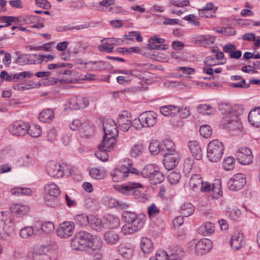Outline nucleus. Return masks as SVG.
Here are the masks:
<instances>
[{"mask_svg": "<svg viewBox=\"0 0 260 260\" xmlns=\"http://www.w3.org/2000/svg\"><path fill=\"white\" fill-rule=\"evenodd\" d=\"M219 109L222 114L225 116L223 118V124L230 129L234 130L239 128L241 123L239 116L242 113V109L239 106L232 107L227 103H221L219 106Z\"/></svg>", "mask_w": 260, "mask_h": 260, "instance_id": "1", "label": "nucleus"}, {"mask_svg": "<svg viewBox=\"0 0 260 260\" xmlns=\"http://www.w3.org/2000/svg\"><path fill=\"white\" fill-rule=\"evenodd\" d=\"M133 162L131 159L125 161V164L122 165L119 168H116L111 173L112 180L114 182L123 181L128 176L130 173L139 174V171L133 168Z\"/></svg>", "mask_w": 260, "mask_h": 260, "instance_id": "2", "label": "nucleus"}, {"mask_svg": "<svg viewBox=\"0 0 260 260\" xmlns=\"http://www.w3.org/2000/svg\"><path fill=\"white\" fill-rule=\"evenodd\" d=\"M224 146L218 140H213L209 142L207 149V157L209 161L218 162L223 154Z\"/></svg>", "mask_w": 260, "mask_h": 260, "instance_id": "3", "label": "nucleus"}, {"mask_svg": "<svg viewBox=\"0 0 260 260\" xmlns=\"http://www.w3.org/2000/svg\"><path fill=\"white\" fill-rule=\"evenodd\" d=\"M92 235L85 231L77 233L71 241V246L76 250H83L88 248Z\"/></svg>", "mask_w": 260, "mask_h": 260, "instance_id": "4", "label": "nucleus"}, {"mask_svg": "<svg viewBox=\"0 0 260 260\" xmlns=\"http://www.w3.org/2000/svg\"><path fill=\"white\" fill-rule=\"evenodd\" d=\"M142 176L148 178L152 184H159L165 179V176L159 170L158 168L154 165L146 166L141 172Z\"/></svg>", "mask_w": 260, "mask_h": 260, "instance_id": "5", "label": "nucleus"}, {"mask_svg": "<svg viewBox=\"0 0 260 260\" xmlns=\"http://www.w3.org/2000/svg\"><path fill=\"white\" fill-rule=\"evenodd\" d=\"M146 216L144 214L138 215L132 222L129 224H125L122 229L121 232L124 235L132 234L141 230L145 223Z\"/></svg>", "mask_w": 260, "mask_h": 260, "instance_id": "6", "label": "nucleus"}, {"mask_svg": "<svg viewBox=\"0 0 260 260\" xmlns=\"http://www.w3.org/2000/svg\"><path fill=\"white\" fill-rule=\"evenodd\" d=\"M246 182L245 175L242 173H237L228 181L227 185L229 189L237 191L242 189Z\"/></svg>", "mask_w": 260, "mask_h": 260, "instance_id": "7", "label": "nucleus"}, {"mask_svg": "<svg viewBox=\"0 0 260 260\" xmlns=\"http://www.w3.org/2000/svg\"><path fill=\"white\" fill-rule=\"evenodd\" d=\"M142 187V185L140 183L129 182L127 184L117 186L116 189L125 195L134 193L136 198L139 199L140 191L137 189Z\"/></svg>", "mask_w": 260, "mask_h": 260, "instance_id": "8", "label": "nucleus"}, {"mask_svg": "<svg viewBox=\"0 0 260 260\" xmlns=\"http://www.w3.org/2000/svg\"><path fill=\"white\" fill-rule=\"evenodd\" d=\"M139 121L143 127L154 126L157 122V114L152 111H146L139 116Z\"/></svg>", "mask_w": 260, "mask_h": 260, "instance_id": "9", "label": "nucleus"}, {"mask_svg": "<svg viewBox=\"0 0 260 260\" xmlns=\"http://www.w3.org/2000/svg\"><path fill=\"white\" fill-rule=\"evenodd\" d=\"M236 158L239 163L243 165H248L253 161V155L251 150L247 147H241L236 154Z\"/></svg>", "mask_w": 260, "mask_h": 260, "instance_id": "10", "label": "nucleus"}, {"mask_svg": "<svg viewBox=\"0 0 260 260\" xmlns=\"http://www.w3.org/2000/svg\"><path fill=\"white\" fill-rule=\"evenodd\" d=\"M46 170L47 173L52 177H61L64 174L63 167L60 164L53 161L48 162Z\"/></svg>", "mask_w": 260, "mask_h": 260, "instance_id": "11", "label": "nucleus"}, {"mask_svg": "<svg viewBox=\"0 0 260 260\" xmlns=\"http://www.w3.org/2000/svg\"><path fill=\"white\" fill-rule=\"evenodd\" d=\"M75 224L73 222L65 221L59 224L56 233L61 238H67L71 236L74 231Z\"/></svg>", "mask_w": 260, "mask_h": 260, "instance_id": "12", "label": "nucleus"}, {"mask_svg": "<svg viewBox=\"0 0 260 260\" xmlns=\"http://www.w3.org/2000/svg\"><path fill=\"white\" fill-rule=\"evenodd\" d=\"M28 124L22 121L14 122L9 126L11 134L16 136H23L28 131Z\"/></svg>", "mask_w": 260, "mask_h": 260, "instance_id": "13", "label": "nucleus"}, {"mask_svg": "<svg viewBox=\"0 0 260 260\" xmlns=\"http://www.w3.org/2000/svg\"><path fill=\"white\" fill-rule=\"evenodd\" d=\"M192 246L194 245L195 251L198 254H203L210 251L212 247L211 241L206 238H204L198 242L193 241L191 243Z\"/></svg>", "mask_w": 260, "mask_h": 260, "instance_id": "14", "label": "nucleus"}, {"mask_svg": "<svg viewBox=\"0 0 260 260\" xmlns=\"http://www.w3.org/2000/svg\"><path fill=\"white\" fill-rule=\"evenodd\" d=\"M129 115V113L124 111L118 117L117 123L120 129L123 132H127L132 125V118Z\"/></svg>", "mask_w": 260, "mask_h": 260, "instance_id": "15", "label": "nucleus"}, {"mask_svg": "<svg viewBox=\"0 0 260 260\" xmlns=\"http://www.w3.org/2000/svg\"><path fill=\"white\" fill-rule=\"evenodd\" d=\"M165 40L163 38H158L155 36L149 40V43L147 45V48L150 50H165L167 49L168 46L164 43Z\"/></svg>", "mask_w": 260, "mask_h": 260, "instance_id": "16", "label": "nucleus"}, {"mask_svg": "<svg viewBox=\"0 0 260 260\" xmlns=\"http://www.w3.org/2000/svg\"><path fill=\"white\" fill-rule=\"evenodd\" d=\"M193 40L197 45L207 47L214 42L215 38L211 35H195L193 37Z\"/></svg>", "mask_w": 260, "mask_h": 260, "instance_id": "17", "label": "nucleus"}, {"mask_svg": "<svg viewBox=\"0 0 260 260\" xmlns=\"http://www.w3.org/2000/svg\"><path fill=\"white\" fill-rule=\"evenodd\" d=\"M230 244L233 249L235 250L240 249L245 245L243 234L238 232H235L231 238Z\"/></svg>", "mask_w": 260, "mask_h": 260, "instance_id": "18", "label": "nucleus"}, {"mask_svg": "<svg viewBox=\"0 0 260 260\" xmlns=\"http://www.w3.org/2000/svg\"><path fill=\"white\" fill-rule=\"evenodd\" d=\"M160 154L165 156L175 153V145L173 142L169 139H166L160 143Z\"/></svg>", "mask_w": 260, "mask_h": 260, "instance_id": "19", "label": "nucleus"}, {"mask_svg": "<svg viewBox=\"0 0 260 260\" xmlns=\"http://www.w3.org/2000/svg\"><path fill=\"white\" fill-rule=\"evenodd\" d=\"M164 157V165L167 170H172L176 167L179 160L178 154L173 153L172 154L167 155Z\"/></svg>", "mask_w": 260, "mask_h": 260, "instance_id": "20", "label": "nucleus"}, {"mask_svg": "<svg viewBox=\"0 0 260 260\" xmlns=\"http://www.w3.org/2000/svg\"><path fill=\"white\" fill-rule=\"evenodd\" d=\"M103 125L104 135H110L114 136H118L117 125L114 120L112 119H108L106 121H104Z\"/></svg>", "mask_w": 260, "mask_h": 260, "instance_id": "21", "label": "nucleus"}, {"mask_svg": "<svg viewBox=\"0 0 260 260\" xmlns=\"http://www.w3.org/2000/svg\"><path fill=\"white\" fill-rule=\"evenodd\" d=\"M188 147L193 156L197 160H200L202 158L203 153L202 148L199 142L196 140L190 141L188 143Z\"/></svg>", "mask_w": 260, "mask_h": 260, "instance_id": "22", "label": "nucleus"}, {"mask_svg": "<svg viewBox=\"0 0 260 260\" xmlns=\"http://www.w3.org/2000/svg\"><path fill=\"white\" fill-rule=\"evenodd\" d=\"M118 40L114 38H107L102 40V44L99 46L101 51L112 52L113 50V46L117 45Z\"/></svg>", "mask_w": 260, "mask_h": 260, "instance_id": "23", "label": "nucleus"}, {"mask_svg": "<svg viewBox=\"0 0 260 260\" xmlns=\"http://www.w3.org/2000/svg\"><path fill=\"white\" fill-rule=\"evenodd\" d=\"M35 228H36V235H41L43 233L47 234L53 231L54 225L50 221H46L42 222L38 226L36 225Z\"/></svg>", "mask_w": 260, "mask_h": 260, "instance_id": "24", "label": "nucleus"}, {"mask_svg": "<svg viewBox=\"0 0 260 260\" xmlns=\"http://www.w3.org/2000/svg\"><path fill=\"white\" fill-rule=\"evenodd\" d=\"M117 137V136H114L110 135H104L103 140L99 145H100L101 148L103 149H106L109 151H111L115 145L116 138Z\"/></svg>", "mask_w": 260, "mask_h": 260, "instance_id": "25", "label": "nucleus"}, {"mask_svg": "<svg viewBox=\"0 0 260 260\" xmlns=\"http://www.w3.org/2000/svg\"><path fill=\"white\" fill-rule=\"evenodd\" d=\"M104 226L108 229H116L119 226L120 221L119 218L111 214H107L104 216Z\"/></svg>", "mask_w": 260, "mask_h": 260, "instance_id": "26", "label": "nucleus"}, {"mask_svg": "<svg viewBox=\"0 0 260 260\" xmlns=\"http://www.w3.org/2000/svg\"><path fill=\"white\" fill-rule=\"evenodd\" d=\"M248 120L250 124L256 127L260 125V108H255L248 114Z\"/></svg>", "mask_w": 260, "mask_h": 260, "instance_id": "27", "label": "nucleus"}, {"mask_svg": "<svg viewBox=\"0 0 260 260\" xmlns=\"http://www.w3.org/2000/svg\"><path fill=\"white\" fill-rule=\"evenodd\" d=\"M185 252L184 249L179 246L173 247L170 251L169 255V260H182L184 257Z\"/></svg>", "mask_w": 260, "mask_h": 260, "instance_id": "28", "label": "nucleus"}, {"mask_svg": "<svg viewBox=\"0 0 260 260\" xmlns=\"http://www.w3.org/2000/svg\"><path fill=\"white\" fill-rule=\"evenodd\" d=\"M89 225L96 232H101L104 228V223L102 219L93 215H90Z\"/></svg>", "mask_w": 260, "mask_h": 260, "instance_id": "29", "label": "nucleus"}, {"mask_svg": "<svg viewBox=\"0 0 260 260\" xmlns=\"http://www.w3.org/2000/svg\"><path fill=\"white\" fill-rule=\"evenodd\" d=\"M11 211L18 216L25 215L29 211V207L20 204H13L10 207Z\"/></svg>", "mask_w": 260, "mask_h": 260, "instance_id": "30", "label": "nucleus"}, {"mask_svg": "<svg viewBox=\"0 0 260 260\" xmlns=\"http://www.w3.org/2000/svg\"><path fill=\"white\" fill-rule=\"evenodd\" d=\"M45 195L58 197L60 193L59 187L54 183L46 184L44 186Z\"/></svg>", "mask_w": 260, "mask_h": 260, "instance_id": "31", "label": "nucleus"}, {"mask_svg": "<svg viewBox=\"0 0 260 260\" xmlns=\"http://www.w3.org/2000/svg\"><path fill=\"white\" fill-rule=\"evenodd\" d=\"M160 113L165 116H174L180 112V108L172 105H167L160 108Z\"/></svg>", "mask_w": 260, "mask_h": 260, "instance_id": "32", "label": "nucleus"}, {"mask_svg": "<svg viewBox=\"0 0 260 260\" xmlns=\"http://www.w3.org/2000/svg\"><path fill=\"white\" fill-rule=\"evenodd\" d=\"M104 239L108 244L114 245L119 240L118 233L114 231H108L104 235Z\"/></svg>", "mask_w": 260, "mask_h": 260, "instance_id": "33", "label": "nucleus"}, {"mask_svg": "<svg viewBox=\"0 0 260 260\" xmlns=\"http://www.w3.org/2000/svg\"><path fill=\"white\" fill-rule=\"evenodd\" d=\"M102 246L103 242L101 238L98 236L92 235L88 248L93 251H99L102 249Z\"/></svg>", "mask_w": 260, "mask_h": 260, "instance_id": "34", "label": "nucleus"}, {"mask_svg": "<svg viewBox=\"0 0 260 260\" xmlns=\"http://www.w3.org/2000/svg\"><path fill=\"white\" fill-rule=\"evenodd\" d=\"M141 248L144 253H150L153 249L151 240L147 237H143L141 239Z\"/></svg>", "mask_w": 260, "mask_h": 260, "instance_id": "35", "label": "nucleus"}, {"mask_svg": "<svg viewBox=\"0 0 260 260\" xmlns=\"http://www.w3.org/2000/svg\"><path fill=\"white\" fill-rule=\"evenodd\" d=\"M58 197L53 196H44V203L48 207L58 208L60 205V201Z\"/></svg>", "mask_w": 260, "mask_h": 260, "instance_id": "36", "label": "nucleus"}, {"mask_svg": "<svg viewBox=\"0 0 260 260\" xmlns=\"http://www.w3.org/2000/svg\"><path fill=\"white\" fill-rule=\"evenodd\" d=\"M203 182L202 177L200 174H193L189 180V185L193 190H197L200 189Z\"/></svg>", "mask_w": 260, "mask_h": 260, "instance_id": "37", "label": "nucleus"}, {"mask_svg": "<svg viewBox=\"0 0 260 260\" xmlns=\"http://www.w3.org/2000/svg\"><path fill=\"white\" fill-rule=\"evenodd\" d=\"M215 226L212 222H208L201 226L198 229V233L204 236H208L214 232Z\"/></svg>", "mask_w": 260, "mask_h": 260, "instance_id": "38", "label": "nucleus"}, {"mask_svg": "<svg viewBox=\"0 0 260 260\" xmlns=\"http://www.w3.org/2000/svg\"><path fill=\"white\" fill-rule=\"evenodd\" d=\"M120 255L125 259L131 258L134 255V250L130 246L121 245L119 249Z\"/></svg>", "mask_w": 260, "mask_h": 260, "instance_id": "39", "label": "nucleus"}, {"mask_svg": "<svg viewBox=\"0 0 260 260\" xmlns=\"http://www.w3.org/2000/svg\"><path fill=\"white\" fill-rule=\"evenodd\" d=\"M144 150V145L142 143H137L134 145L129 150V154L132 157L141 156Z\"/></svg>", "mask_w": 260, "mask_h": 260, "instance_id": "40", "label": "nucleus"}, {"mask_svg": "<svg viewBox=\"0 0 260 260\" xmlns=\"http://www.w3.org/2000/svg\"><path fill=\"white\" fill-rule=\"evenodd\" d=\"M54 112L51 109H47L42 111L39 116L40 121L43 122H49L54 118Z\"/></svg>", "mask_w": 260, "mask_h": 260, "instance_id": "41", "label": "nucleus"}, {"mask_svg": "<svg viewBox=\"0 0 260 260\" xmlns=\"http://www.w3.org/2000/svg\"><path fill=\"white\" fill-rule=\"evenodd\" d=\"M198 111L199 113L204 115H211L215 113L216 110L209 105L202 104L198 106Z\"/></svg>", "mask_w": 260, "mask_h": 260, "instance_id": "42", "label": "nucleus"}, {"mask_svg": "<svg viewBox=\"0 0 260 260\" xmlns=\"http://www.w3.org/2000/svg\"><path fill=\"white\" fill-rule=\"evenodd\" d=\"M11 192L15 196H30L32 191L29 188L17 187L11 189Z\"/></svg>", "mask_w": 260, "mask_h": 260, "instance_id": "43", "label": "nucleus"}, {"mask_svg": "<svg viewBox=\"0 0 260 260\" xmlns=\"http://www.w3.org/2000/svg\"><path fill=\"white\" fill-rule=\"evenodd\" d=\"M90 176L95 179H102L104 178L106 172L104 168H92L89 172Z\"/></svg>", "mask_w": 260, "mask_h": 260, "instance_id": "44", "label": "nucleus"}, {"mask_svg": "<svg viewBox=\"0 0 260 260\" xmlns=\"http://www.w3.org/2000/svg\"><path fill=\"white\" fill-rule=\"evenodd\" d=\"M31 137L37 138L42 134V129L40 126L37 124H32L28 125L27 133Z\"/></svg>", "mask_w": 260, "mask_h": 260, "instance_id": "45", "label": "nucleus"}, {"mask_svg": "<svg viewBox=\"0 0 260 260\" xmlns=\"http://www.w3.org/2000/svg\"><path fill=\"white\" fill-rule=\"evenodd\" d=\"M194 211V207L189 203H185L181 207V213L185 217L190 216Z\"/></svg>", "mask_w": 260, "mask_h": 260, "instance_id": "46", "label": "nucleus"}, {"mask_svg": "<svg viewBox=\"0 0 260 260\" xmlns=\"http://www.w3.org/2000/svg\"><path fill=\"white\" fill-rule=\"evenodd\" d=\"M85 64L87 69L92 71H99L104 68V62L102 61H89Z\"/></svg>", "mask_w": 260, "mask_h": 260, "instance_id": "47", "label": "nucleus"}, {"mask_svg": "<svg viewBox=\"0 0 260 260\" xmlns=\"http://www.w3.org/2000/svg\"><path fill=\"white\" fill-rule=\"evenodd\" d=\"M76 106L72 107V110H78L80 109H85L89 105V101L87 98L85 97H78Z\"/></svg>", "mask_w": 260, "mask_h": 260, "instance_id": "48", "label": "nucleus"}, {"mask_svg": "<svg viewBox=\"0 0 260 260\" xmlns=\"http://www.w3.org/2000/svg\"><path fill=\"white\" fill-rule=\"evenodd\" d=\"M34 234H36V229L30 226L23 228L20 231V236L24 239L29 238Z\"/></svg>", "mask_w": 260, "mask_h": 260, "instance_id": "49", "label": "nucleus"}, {"mask_svg": "<svg viewBox=\"0 0 260 260\" xmlns=\"http://www.w3.org/2000/svg\"><path fill=\"white\" fill-rule=\"evenodd\" d=\"M99 150L95 152V156L100 160L102 161H106L108 160L109 155L107 152L109 151L106 149H103L101 148V146H98Z\"/></svg>", "mask_w": 260, "mask_h": 260, "instance_id": "50", "label": "nucleus"}, {"mask_svg": "<svg viewBox=\"0 0 260 260\" xmlns=\"http://www.w3.org/2000/svg\"><path fill=\"white\" fill-rule=\"evenodd\" d=\"M90 215L87 216L85 214H79L75 217L76 223L81 226H86L89 224Z\"/></svg>", "mask_w": 260, "mask_h": 260, "instance_id": "51", "label": "nucleus"}, {"mask_svg": "<svg viewBox=\"0 0 260 260\" xmlns=\"http://www.w3.org/2000/svg\"><path fill=\"white\" fill-rule=\"evenodd\" d=\"M150 258L152 260H169V254L162 249L157 250L155 254L151 256Z\"/></svg>", "mask_w": 260, "mask_h": 260, "instance_id": "52", "label": "nucleus"}, {"mask_svg": "<svg viewBox=\"0 0 260 260\" xmlns=\"http://www.w3.org/2000/svg\"><path fill=\"white\" fill-rule=\"evenodd\" d=\"M226 214L232 220H236L241 214V211L237 208H228L226 210Z\"/></svg>", "mask_w": 260, "mask_h": 260, "instance_id": "53", "label": "nucleus"}, {"mask_svg": "<svg viewBox=\"0 0 260 260\" xmlns=\"http://www.w3.org/2000/svg\"><path fill=\"white\" fill-rule=\"evenodd\" d=\"M235 160L233 157L229 156L224 158L223 162V167L224 170L230 171L235 167Z\"/></svg>", "mask_w": 260, "mask_h": 260, "instance_id": "54", "label": "nucleus"}, {"mask_svg": "<svg viewBox=\"0 0 260 260\" xmlns=\"http://www.w3.org/2000/svg\"><path fill=\"white\" fill-rule=\"evenodd\" d=\"M190 5L188 0H170L169 2V7L174 6L183 8Z\"/></svg>", "mask_w": 260, "mask_h": 260, "instance_id": "55", "label": "nucleus"}, {"mask_svg": "<svg viewBox=\"0 0 260 260\" xmlns=\"http://www.w3.org/2000/svg\"><path fill=\"white\" fill-rule=\"evenodd\" d=\"M20 17L14 16H1L0 17L1 23H6V26L11 25L12 22H17L20 21Z\"/></svg>", "mask_w": 260, "mask_h": 260, "instance_id": "56", "label": "nucleus"}, {"mask_svg": "<svg viewBox=\"0 0 260 260\" xmlns=\"http://www.w3.org/2000/svg\"><path fill=\"white\" fill-rule=\"evenodd\" d=\"M137 215L134 212L129 211H124L122 214V218L126 223V224L131 223Z\"/></svg>", "mask_w": 260, "mask_h": 260, "instance_id": "57", "label": "nucleus"}, {"mask_svg": "<svg viewBox=\"0 0 260 260\" xmlns=\"http://www.w3.org/2000/svg\"><path fill=\"white\" fill-rule=\"evenodd\" d=\"M181 178L179 173L176 172H172L168 175V180L171 184L177 183Z\"/></svg>", "mask_w": 260, "mask_h": 260, "instance_id": "58", "label": "nucleus"}, {"mask_svg": "<svg viewBox=\"0 0 260 260\" xmlns=\"http://www.w3.org/2000/svg\"><path fill=\"white\" fill-rule=\"evenodd\" d=\"M200 133L202 136L207 138L211 135L212 129L209 125H203L200 127Z\"/></svg>", "mask_w": 260, "mask_h": 260, "instance_id": "59", "label": "nucleus"}, {"mask_svg": "<svg viewBox=\"0 0 260 260\" xmlns=\"http://www.w3.org/2000/svg\"><path fill=\"white\" fill-rule=\"evenodd\" d=\"M183 19L188 21V23L191 24L196 26H199L200 25V22L199 21L198 17L194 14H189L185 16Z\"/></svg>", "mask_w": 260, "mask_h": 260, "instance_id": "60", "label": "nucleus"}, {"mask_svg": "<svg viewBox=\"0 0 260 260\" xmlns=\"http://www.w3.org/2000/svg\"><path fill=\"white\" fill-rule=\"evenodd\" d=\"M115 0H103L99 3L98 10L100 11H108L110 5L114 3Z\"/></svg>", "mask_w": 260, "mask_h": 260, "instance_id": "61", "label": "nucleus"}, {"mask_svg": "<svg viewBox=\"0 0 260 260\" xmlns=\"http://www.w3.org/2000/svg\"><path fill=\"white\" fill-rule=\"evenodd\" d=\"M55 58V56L50 54H39L37 56V58L36 59V63H41L42 61L48 62L52 60Z\"/></svg>", "mask_w": 260, "mask_h": 260, "instance_id": "62", "label": "nucleus"}, {"mask_svg": "<svg viewBox=\"0 0 260 260\" xmlns=\"http://www.w3.org/2000/svg\"><path fill=\"white\" fill-rule=\"evenodd\" d=\"M160 144L157 142H151L149 145V149L152 154L160 153Z\"/></svg>", "mask_w": 260, "mask_h": 260, "instance_id": "63", "label": "nucleus"}, {"mask_svg": "<svg viewBox=\"0 0 260 260\" xmlns=\"http://www.w3.org/2000/svg\"><path fill=\"white\" fill-rule=\"evenodd\" d=\"M214 184L203 181L200 189L203 192H210L212 191V189L214 188Z\"/></svg>", "mask_w": 260, "mask_h": 260, "instance_id": "64", "label": "nucleus"}]
</instances>
